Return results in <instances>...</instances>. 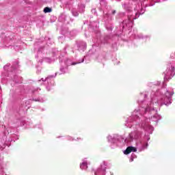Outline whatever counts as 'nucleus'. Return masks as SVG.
<instances>
[{
  "instance_id": "obj_2",
  "label": "nucleus",
  "mask_w": 175,
  "mask_h": 175,
  "mask_svg": "<svg viewBox=\"0 0 175 175\" xmlns=\"http://www.w3.org/2000/svg\"><path fill=\"white\" fill-rule=\"evenodd\" d=\"M52 11H53V10L49 7H46L44 9V13H51Z\"/></svg>"
},
{
  "instance_id": "obj_1",
  "label": "nucleus",
  "mask_w": 175,
  "mask_h": 175,
  "mask_svg": "<svg viewBox=\"0 0 175 175\" xmlns=\"http://www.w3.org/2000/svg\"><path fill=\"white\" fill-rule=\"evenodd\" d=\"M133 148L132 146H129L126 148V149L124 151V154L125 155H128V154H131L132 152Z\"/></svg>"
},
{
  "instance_id": "obj_3",
  "label": "nucleus",
  "mask_w": 175,
  "mask_h": 175,
  "mask_svg": "<svg viewBox=\"0 0 175 175\" xmlns=\"http://www.w3.org/2000/svg\"><path fill=\"white\" fill-rule=\"evenodd\" d=\"M85 166V167H87V163H83L81 165V167L83 168V167Z\"/></svg>"
},
{
  "instance_id": "obj_4",
  "label": "nucleus",
  "mask_w": 175,
  "mask_h": 175,
  "mask_svg": "<svg viewBox=\"0 0 175 175\" xmlns=\"http://www.w3.org/2000/svg\"><path fill=\"white\" fill-rule=\"evenodd\" d=\"M132 152H136V151H137V150L135 149V147H132Z\"/></svg>"
},
{
  "instance_id": "obj_5",
  "label": "nucleus",
  "mask_w": 175,
  "mask_h": 175,
  "mask_svg": "<svg viewBox=\"0 0 175 175\" xmlns=\"http://www.w3.org/2000/svg\"><path fill=\"white\" fill-rule=\"evenodd\" d=\"M112 14H116V10L112 12Z\"/></svg>"
}]
</instances>
